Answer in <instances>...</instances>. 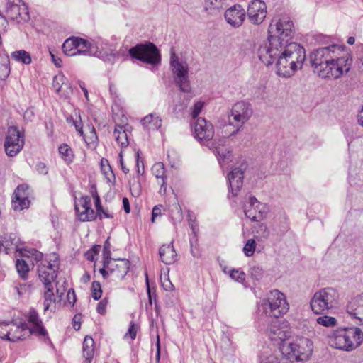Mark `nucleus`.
Wrapping results in <instances>:
<instances>
[{
  "instance_id": "nucleus-61",
  "label": "nucleus",
  "mask_w": 363,
  "mask_h": 363,
  "mask_svg": "<svg viewBox=\"0 0 363 363\" xmlns=\"http://www.w3.org/2000/svg\"><path fill=\"white\" fill-rule=\"evenodd\" d=\"M35 169L41 174H47L48 172V169L43 162H38L35 165Z\"/></svg>"
},
{
  "instance_id": "nucleus-18",
  "label": "nucleus",
  "mask_w": 363,
  "mask_h": 363,
  "mask_svg": "<svg viewBox=\"0 0 363 363\" xmlns=\"http://www.w3.org/2000/svg\"><path fill=\"white\" fill-rule=\"evenodd\" d=\"M194 138L201 144H206L211 141L214 136V127L213 124L203 118H197L194 124Z\"/></svg>"
},
{
  "instance_id": "nucleus-7",
  "label": "nucleus",
  "mask_w": 363,
  "mask_h": 363,
  "mask_svg": "<svg viewBox=\"0 0 363 363\" xmlns=\"http://www.w3.org/2000/svg\"><path fill=\"white\" fill-rule=\"evenodd\" d=\"M313 350V342L305 337H297L280 347V352L288 359L296 362L307 361Z\"/></svg>"
},
{
  "instance_id": "nucleus-64",
  "label": "nucleus",
  "mask_w": 363,
  "mask_h": 363,
  "mask_svg": "<svg viewBox=\"0 0 363 363\" xmlns=\"http://www.w3.org/2000/svg\"><path fill=\"white\" fill-rule=\"evenodd\" d=\"M50 56H51V58H52V62H54L55 65L57 67H61L62 65V60L55 56L54 53H52L51 51L50 52Z\"/></svg>"
},
{
  "instance_id": "nucleus-23",
  "label": "nucleus",
  "mask_w": 363,
  "mask_h": 363,
  "mask_svg": "<svg viewBox=\"0 0 363 363\" xmlns=\"http://www.w3.org/2000/svg\"><path fill=\"white\" fill-rule=\"evenodd\" d=\"M244 172L240 168L233 169L228 174L229 188L233 196H236L243 184Z\"/></svg>"
},
{
  "instance_id": "nucleus-17",
  "label": "nucleus",
  "mask_w": 363,
  "mask_h": 363,
  "mask_svg": "<svg viewBox=\"0 0 363 363\" xmlns=\"http://www.w3.org/2000/svg\"><path fill=\"white\" fill-rule=\"evenodd\" d=\"M6 13L9 18L17 23L26 22L30 19L28 7L22 0H8Z\"/></svg>"
},
{
  "instance_id": "nucleus-15",
  "label": "nucleus",
  "mask_w": 363,
  "mask_h": 363,
  "mask_svg": "<svg viewBox=\"0 0 363 363\" xmlns=\"http://www.w3.org/2000/svg\"><path fill=\"white\" fill-rule=\"evenodd\" d=\"M27 321L30 324V335H34L39 340L45 343L50 342V340L48 331L45 328L42 320L40 318L38 312L34 308H30L25 315Z\"/></svg>"
},
{
  "instance_id": "nucleus-50",
  "label": "nucleus",
  "mask_w": 363,
  "mask_h": 363,
  "mask_svg": "<svg viewBox=\"0 0 363 363\" xmlns=\"http://www.w3.org/2000/svg\"><path fill=\"white\" fill-rule=\"evenodd\" d=\"M92 297L94 300H99L101 297L102 290L99 281H94L91 285Z\"/></svg>"
},
{
  "instance_id": "nucleus-29",
  "label": "nucleus",
  "mask_w": 363,
  "mask_h": 363,
  "mask_svg": "<svg viewBox=\"0 0 363 363\" xmlns=\"http://www.w3.org/2000/svg\"><path fill=\"white\" fill-rule=\"evenodd\" d=\"M227 6V0H205L203 9L208 14H218Z\"/></svg>"
},
{
  "instance_id": "nucleus-57",
  "label": "nucleus",
  "mask_w": 363,
  "mask_h": 363,
  "mask_svg": "<svg viewBox=\"0 0 363 363\" xmlns=\"http://www.w3.org/2000/svg\"><path fill=\"white\" fill-rule=\"evenodd\" d=\"M108 305V298H103L100 302L98 303L96 311L97 312L101 314L104 315L106 313V308Z\"/></svg>"
},
{
  "instance_id": "nucleus-53",
  "label": "nucleus",
  "mask_w": 363,
  "mask_h": 363,
  "mask_svg": "<svg viewBox=\"0 0 363 363\" xmlns=\"http://www.w3.org/2000/svg\"><path fill=\"white\" fill-rule=\"evenodd\" d=\"M67 122L72 125H74L76 128V130L79 133L81 136L83 135V128L81 120L77 121L74 120L72 117L67 118Z\"/></svg>"
},
{
  "instance_id": "nucleus-55",
  "label": "nucleus",
  "mask_w": 363,
  "mask_h": 363,
  "mask_svg": "<svg viewBox=\"0 0 363 363\" xmlns=\"http://www.w3.org/2000/svg\"><path fill=\"white\" fill-rule=\"evenodd\" d=\"M110 243L108 240H107L104 245V250H103V261L106 260H113V259L111 258V251H110Z\"/></svg>"
},
{
  "instance_id": "nucleus-20",
  "label": "nucleus",
  "mask_w": 363,
  "mask_h": 363,
  "mask_svg": "<svg viewBox=\"0 0 363 363\" xmlns=\"http://www.w3.org/2000/svg\"><path fill=\"white\" fill-rule=\"evenodd\" d=\"M57 267L50 260H44L38 264V277L44 286H50L52 283L57 277Z\"/></svg>"
},
{
  "instance_id": "nucleus-38",
  "label": "nucleus",
  "mask_w": 363,
  "mask_h": 363,
  "mask_svg": "<svg viewBox=\"0 0 363 363\" xmlns=\"http://www.w3.org/2000/svg\"><path fill=\"white\" fill-rule=\"evenodd\" d=\"M30 205V201L27 196L24 197H12V206L15 211H21L28 208Z\"/></svg>"
},
{
  "instance_id": "nucleus-12",
  "label": "nucleus",
  "mask_w": 363,
  "mask_h": 363,
  "mask_svg": "<svg viewBox=\"0 0 363 363\" xmlns=\"http://www.w3.org/2000/svg\"><path fill=\"white\" fill-rule=\"evenodd\" d=\"M259 320L262 323L263 325L269 323V326L267 329V335L270 340L276 345L280 347L286 342H289L291 336V332L289 328L284 325L281 323L280 320L277 318H259Z\"/></svg>"
},
{
  "instance_id": "nucleus-24",
  "label": "nucleus",
  "mask_w": 363,
  "mask_h": 363,
  "mask_svg": "<svg viewBox=\"0 0 363 363\" xmlns=\"http://www.w3.org/2000/svg\"><path fill=\"white\" fill-rule=\"evenodd\" d=\"M94 48L96 50L95 56L99 57L104 58L116 55L115 45L101 38L94 40Z\"/></svg>"
},
{
  "instance_id": "nucleus-11",
  "label": "nucleus",
  "mask_w": 363,
  "mask_h": 363,
  "mask_svg": "<svg viewBox=\"0 0 363 363\" xmlns=\"http://www.w3.org/2000/svg\"><path fill=\"white\" fill-rule=\"evenodd\" d=\"M30 335L29 326L23 320L18 323L14 321L0 323V338L2 340L16 342L25 340Z\"/></svg>"
},
{
  "instance_id": "nucleus-58",
  "label": "nucleus",
  "mask_w": 363,
  "mask_h": 363,
  "mask_svg": "<svg viewBox=\"0 0 363 363\" xmlns=\"http://www.w3.org/2000/svg\"><path fill=\"white\" fill-rule=\"evenodd\" d=\"M203 107V103L201 101L196 102L193 107L191 116L192 118H196L198 117Z\"/></svg>"
},
{
  "instance_id": "nucleus-8",
  "label": "nucleus",
  "mask_w": 363,
  "mask_h": 363,
  "mask_svg": "<svg viewBox=\"0 0 363 363\" xmlns=\"http://www.w3.org/2000/svg\"><path fill=\"white\" fill-rule=\"evenodd\" d=\"M339 293L332 287L321 289L316 291L310 301L313 312L315 314H326L337 307Z\"/></svg>"
},
{
  "instance_id": "nucleus-5",
  "label": "nucleus",
  "mask_w": 363,
  "mask_h": 363,
  "mask_svg": "<svg viewBox=\"0 0 363 363\" xmlns=\"http://www.w3.org/2000/svg\"><path fill=\"white\" fill-rule=\"evenodd\" d=\"M289 310L284 294L278 290L271 291L266 299L261 301L258 306L259 318H277L285 314Z\"/></svg>"
},
{
  "instance_id": "nucleus-33",
  "label": "nucleus",
  "mask_w": 363,
  "mask_h": 363,
  "mask_svg": "<svg viewBox=\"0 0 363 363\" xmlns=\"http://www.w3.org/2000/svg\"><path fill=\"white\" fill-rule=\"evenodd\" d=\"M94 341L91 337L86 336L83 342V356L87 363H90L94 357Z\"/></svg>"
},
{
  "instance_id": "nucleus-56",
  "label": "nucleus",
  "mask_w": 363,
  "mask_h": 363,
  "mask_svg": "<svg viewBox=\"0 0 363 363\" xmlns=\"http://www.w3.org/2000/svg\"><path fill=\"white\" fill-rule=\"evenodd\" d=\"M138 330V325L130 323V327L128 328V333L125 335V337L129 335L131 340H135L136 337L137 332Z\"/></svg>"
},
{
  "instance_id": "nucleus-32",
  "label": "nucleus",
  "mask_w": 363,
  "mask_h": 363,
  "mask_svg": "<svg viewBox=\"0 0 363 363\" xmlns=\"http://www.w3.org/2000/svg\"><path fill=\"white\" fill-rule=\"evenodd\" d=\"M127 130L126 126L120 125H116L114 129L113 135L115 139L122 147H126L128 145Z\"/></svg>"
},
{
  "instance_id": "nucleus-39",
  "label": "nucleus",
  "mask_w": 363,
  "mask_h": 363,
  "mask_svg": "<svg viewBox=\"0 0 363 363\" xmlns=\"http://www.w3.org/2000/svg\"><path fill=\"white\" fill-rule=\"evenodd\" d=\"M11 57L17 62H21L26 65L31 62L30 55L25 50L14 51L11 53Z\"/></svg>"
},
{
  "instance_id": "nucleus-2",
  "label": "nucleus",
  "mask_w": 363,
  "mask_h": 363,
  "mask_svg": "<svg viewBox=\"0 0 363 363\" xmlns=\"http://www.w3.org/2000/svg\"><path fill=\"white\" fill-rule=\"evenodd\" d=\"M309 61L320 77L337 79L350 71L352 58L345 45L333 44L313 50Z\"/></svg>"
},
{
  "instance_id": "nucleus-13",
  "label": "nucleus",
  "mask_w": 363,
  "mask_h": 363,
  "mask_svg": "<svg viewBox=\"0 0 363 363\" xmlns=\"http://www.w3.org/2000/svg\"><path fill=\"white\" fill-rule=\"evenodd\" d=\"M130 269V262L126 259L103 261V267L99 269L104 279L111 277L113 281L122 280Z\"/></svg>"
},
{
  "instance_id": "nucleus-26",
  "label": "nucleus",
  "mask_w": 363,
  "mask_h": 363,
  "mask_svg": "<svg viewBox=\"0 0 363 363\" xmlns=\"http://www.w3.org/2000/svg\"><path fill=\"white\" fill-rule=\"evenodd\" d=\"M18 241L15 234H4L0 237V251L3 249L6 254H9L11 250H18Z\"/></svg>"
},
{
  "instance_id": "nucleus-25",
  "label": "nucleus",
  "mask_w": 363,
  "mask_h": 363,
  "mask_svg": "<svg viewBox=\"0 0 363 363\" xmlns=\"http://www.w3.org/2000/svg\"><path fill=\"white\" fill-rule=\"evenodd\" d=\"M347 311L359 320H363V293L352 298L347 306Z\"/></svg>"
},
{
  "instance_id": "nucleus-35",
  "label": "nucleus",
  "mask_w": 363,
  "mask_h": 363,
  "mask_svg": "<svg viewBox=\"0 0 363 363\" xmlns=\"http://www.w3.org/2000/svg\"><path fill=\"white\" fill-rule=\"evenodd\" d=\"M214 149V153L220 164L230 159L231 151L228 147L219 144L215 146Z\"/></svg>"
},
{
  "instance_id": "nucleus-1",
  "label": "nucleus",
  "mask_w": 363,
  "mask_h": 363,
  "mask_svg": "<svg viewBox=\"0 0 363 363\" xmlns=\"http://www.w3.org/2000/svg\"><path fill=\"white\" fill-rule=\"evenodd\" d=\"M257 56L267 66L275 62L277 75L289 78L302 68L306 60V50L296 43L281 44L275 42L272 46H259Z\"/></svg>"
},
{
  "instance_id": "nucleus-60",
  "label": "nucleus",
  "mask_w": 363,
  "mask_h": 363,
  "mask_svg": "<svg viewBox=\"0 0 363 363\" xmlns=\"http://www.w3.org/2000/svg\"><path fill=\"white\" fill-rule=\"evenodd\" d=\"M163 208L162 205H157L154 206L152 211V222L154 223L155 219L162 215V208Z\"/></svg>"
},
{
  "instance_id": "nucleus-51",
  "label": "nucleus",
  "mask_w": 363,
  "mask_h": 363,
  "mask_svg": "<svg viewBox=\"0 0 363 363\" xmlns=\"http://www.w3.org/2000/svg\"><path fill=\"white\" fill-rule=\"evenodd\" d=\"M62 86V91H60V96L65 99H67L70 96V95L72 93V86L68 82H66V81H65Z\"/></svg>"
},
{
  "instance_id": "nucleus-21",
  "label": "nucleus",
  "mask_w": 363,
  "mask_h": 363,
  "mask_svg": "<svg viewBox=\"0 0 363 363\" xmlns=\"http://www.w3.org/2000/svg\"><path fill=\"white\" fill-rule=\"evenodd\" d=\"M76 213L81 221H91L96 218V213L91 208V199L86 196L81 197L75 204Z\"/></svg>"
},
{
  "instance_id": "nucleus-22",
  "label": "nucleus",
  "mask_w": 363,
  "mask_h": 363,
  "mask_svg": "<svg viewBox=\"0 0 363 363\" xmlns=\"http://www.w3.org/2000/svg\"><path fill=\"white\" fill-rule=\"evenodd\" d=\"M245 16V10L240 4L230 7L225 12L227 23L235 28H238L243 23Z\"/></svg>"
},
{
  "instance_id": "nucleus-62",
  "label": "nucleus",
  "mask_w": 363,
  "mask_h": 363,
  "mask_svg": "<svg viewBox=\"0 0 363 363\" xmlns=\"http://www.w3.org/2000/svg\"><path fill=\"white\" fill-rule=\"evenodd\" d=\"M30 288L29 285H27L26 284H17L15 286V289L16 290L17 293L19 296H21L23 293H25L27 290H28Z\"/></svg>"
},
{
  "instance_id": "nucleus-16",
  "label": "nucleus",
  "mask_w": 363,
  "mask_h": 363,
  "mask_svg": "<svg viewBox=\"0 0 363 363\" xmlns=\"http://www.w3.org/2000/svg\"><path fill=\"white\" fill-rule=\"evenodd\" d=\"M243 210L247 218L252 221H259L266 217L269 208L255 197L250 196L243 204Z\"/></svg>"
},
{
  "instance_id": "nucleus-34",
  "label": "nucleus",
  "mask_w": 363,
  "mask_h": 363,
  "mask_svg": "<svg viewBox=\"0 0 363 363\" xmlns=\"http://www.w3.org/2000/svg\"><path fill=\"white\" fill-rule=\"evenodd\" d=\"M78 37H71L67 38L62 44V48L64 53L68 56L76 55L77 51V42Z\"/></svg>"
},
{
  "instance_id": "nucleus-6",
  "label": "nucleus",
  "mask_w": 363,
  "mask_h": 363,
  "mask_svg": "<svg viewBox=\"0 0 363 363\" xmlns=\"http://www.w3.org/2000/svg\"><path fill=\"white\" fill-rule=\"evenodd\" d=\"M252 114V109L249 103L243 101L235 103L230 111L228 123L223 127V137L228 138L236 134Z\"/></svg>"
},
{
  "instance_id": "nucleus-63",
  "label": "nucleus",
  "mask_w": 363,
  "mask_h": 363,
  "mask_svg": "<svg viewBox=\"0 0 363 363\" xmlns=\"http://www.w3.org/2000/svg\"><path fill=\"white\" fill-rule=\"evenodd\" d=\"M67 300L69 303L74 304L76 302V296L73 289H69L67 291Z\"/></svg>"
},
{
  "instance_id": "nucleus-45",
  "label": "nucleus",
  "mask_w": 363,
  "mask_h": 363,
  "mask_svg": "<svg viewBox=\"0 0 363 363\" xmlns=\"http://www.w3.org/2000/svg\"><path fill=\"white\" fill-rule=\"evenodd\" d=\"M65 81H66V78L62 74L56 75L53 78L52 86H53V88L55 89V91L57 92V94L59 96H60V91H62V88L63 87L62 85H63Z\"/></svg>"
},
{
  "instance_id": "nucleus-9",
  "label": "nucleus",
  "mask_w": 363,
  "mask_h": 363,
  "mask_svg": "<svg viewBox=\"0 0 363 363\" xmlns=\"http://www.w3.org/2000/svg\"><path fill=\"white\" fill-rule=\"evenodd\" d=\"M169 65L175 84L181 91L189 93L191 85L189 79V65L186 61L179 59L174 49H171Z\"/></svg>"
},
{
  "instance_id": "nucleus-47",
  "label": "nucleus",
  "mask_w": 363,
  "mask_h": 363,
  "mask_svg": "<svg viewBox=\"0 0 363 363\" xmlns=\"http://www.w3.org/2000/svg\"><path fill=\"white\" fill-rule=\"evenodd\" d=\"M259 363H289L286 360L279 359L274 354H262Z\"/></svg>"
},
{
  "instance_id": "nucleus-19",
  "label": "nucleus",
  "mask_w": 363,
  "mask_h": 363,
  "mask_svg": "<svg viewBox=\"0 0 363 363\" xmlns=\"http://www.w3.org/2000/svg\"><path fill=\"white\" fill-rule=\"evenodd\" d=\"M267 16V6L262 0H252L247 8V17L255 25H259Z\"/></svg>"
},
{
  "instance_id": "nucleus-59",
  "label": "nucleus",
  "mask_w": 363,
  "mask_h": 363,
  "mask_svg": "<svg viewBox=\"0 0 363 363\" xmlns=\"http://www.w3.org/2000/svg\"><path fill=\"white\" fill-rule=\"evenodd\" d=\"M9 60H6V62L0 65V69L1 70V74H0V77L1 79H6L9 74L10 69L8 65Z\"/></svg>"
},
{
  "instance_id": "nucleus-31",
  "label": "nucleus",
  "mask_w": 363,
  "mask_h": 363,
  "mask_svg": "<svg viewBox=\"0 0 363 363\" xmlns=\"http://www.w3.org/2000/svg\"><path fill=\"white\" fill-rule=\"evenodd\" d=\"M141 123L147 130H157L162 125V119L156 114L150 113L141 120Z\"/></svg>"
},
{
  "instance_id": "nucleus-43",
  "label": "nucleus",
  "mask_w": 363,
  "mask_h": 363,
  "mask_svg": "<svg viewBox=\"0 0 363 363\" xmlns=\"http://www.w3.org/2000/svg\"><path fill=\"white\" fill-rule=\"evenodd\" d=\"M319 325L325 327H333L337 324V320L334 317L323 315L320 316L316 320Z\"/></svg>"
},
{
  "instance_id": "nucleus-49",
  "label": "nucleus",
  "mask_w": 363,
  "mask_h": 363,
  "mask_svg": "<svg viewBox=\"0 0 363 363\" xmlns=\"http://www.w3.org/2000/svg\"><path fill=\"white\" fill-rule=\"evenodd\" d=\"M28 186L26 184H22L17 186L12 197H24L28 196Z\"/></svg>"
},
{
  "instance_id": "nucleus-36",
  "label": "nucleus",
  "mask_w": 363,
  "mask_h": 363,
  "mask_svg": "<svg viewBox=\"0 0 363 363\" xmlns=\"http://www.w3.org/2000/svg\"><path fill=\"white\" fill-rule=\"evenodd\" d=\"M44 286V311H46L49 309L50 305L55 302V298L52 284H50V286H48V285Z\"/></svg>"
},
{
  "instance_id": "nucleus-14",
  "label": "nucleus",
  "mask_w": 363,
  "mask_h": 363,
  "mask_svg": "<svg viewBox=\"0 0 363 363\" xmlns=\"http://www.w3.org/2000/svg\"><path fill=\"white\" fill-rule=\"evenodd\" d=\"M24 145V135L16 126L8 128L4 147L6 153L9 157L16 156Z\"/></svg>"
},
{
  "instance_id": "nucleus-40",
  "label": "nucleus",
  "mask_w": 363,
  "mask_h": 363,
  "mask_svg": "<svg viewBox=\"0 0 363 363\" xmlns=\"http://www.w3.org/2000/svg\"><path fill=\"white\" fill-rule=\"evenodd\" d=\"M188 223L190 228L191 229L192 233L194 235L193 238L195 239V242H198V232H199V226L196 220V217L193 212H188Z\"/></svg>"
},
{
  "instance_id": "nucleus-10",
  "label": "nucleus",
  "mask_w": 363,
  "mask_h": 363,
  "mask_svg": "<svg viewBox=\"0 0 363 363\" xmlns=\"http://www.w3.org/2000/svg\"><path fill=\"white\" fill-rule=\"evenodd\" d=\"M133 59L138 60L152 66H157L161 62V55L157 46L151 42L138 43L128 50Z\"/></svg>"
},
{
  "instance_id": "nucleus-44",
  "label": "nucleus",
  "mask_w": 363,
  "mask_h": 363,
  "mask_svg": "<svg viewBox=\"0 0 363 363\" xmlns=\"http://www.w3.org/2000/svg\"><path fill=\"white\" fill-rule=\"evenodd\" d=\"M229 276L234 281L241 284L244 283L246 277L245 273L243 271L238 269H233L232 270H230L229 272Z\"/></svg>"
},
{
  "instance_id": "nucleus-46",
  "label": "nucleus",
  "mask_w": 363,
  "mask_h": 363,
  "mask_svg": "<svg viewBox=\"0 0 363 363\" xmlns=\"http://www.w3.org/2000/svg\"><path fill=\"white\" fill-rule=\"evenodd\" d=\"M249 274L252 279L258 281L262 278L264 271L261 267L253 265L250 268Z\"/></svg>"
},
{
  "instance_id": "nucleus-54",
  "label": "nucleus",
  "mask_w": 363,
  "mask_h": 363,
  "mask_svg": "<svg viewBox=\"0 0 363 363\" xmlns=\"http://www.w3.org/2000/svg\"><path fill=\"white\" fill-rule=\"evenodd\" d=\"M190 250L192 256L194 257H199L201 256V253L197 249L196 245L197 242H195V239L194 238H190Z\"/></svg>"
},
{
  "instance_id": "nucleus-42",
  "label": "nucleus",
  "mask_w": 363,
  "mask_h": 363,
  "mask_svg": "<svg viewBox=\"0 0 363 363\" xmlns=\"http://www.w3.org/2000/svg\"><path fill=\"white\" fill-rule=\"evenodd\" d=\"M16 267L18 273L23 279H26L27 274L29 272V267L23 259H17L16 263Z\"/></svg>"
},
{
  "instance_id": "nucleus-4",
  "label": "nucleus",
  "mask_w": 363,
  "mask_h": 363,
  "mask_svg": "<svg viewBox=\"0 0 363 363\" xmlns=\"http://www.w3.org/2000/svg\"><path fill=\"white\" fill-rule=\"evenodd\" d=\"M363 342V333L356 327L338 328L328 336L329 345L335 348L351 351Z\"/></svg>"
},
{
  "instance_id": "nucleus-28",
  "label": "nucleus",
  "mask_w": 363,
  "mask_h": 363,
  "mask_svg": "<svg viewBox=\"0 0 363 363\" xmlns=\"http://www.w3.org/2000/svg\"><path fill=\"white\" fill-rule=\"evenodd\" d=\"M76 55H96V50L94 48V40H88L78 37Z\"/></svg>"
},
{
  "instance_id": "nucleus-48",
  "label": "nucleus",
  "mask_w": 363,
  "mask_h": 363,
  "mask_svg": "<svg viewBox=\"0 0 363 363\" xmlns=\"http://www.w3.org/2000/svg\"><path fill=\"white\" fill-rule=\"evenodd\" d=\"M256 242L254 239H249L243 247V252L247 257H251L255 250Z\"/></svg>"
},
{
  "instance_id": "nucleus-41",
  "label": "nucleus",
  "mask_w": 363,
  "mask_h": 363,
  "mask_svg": "<svg viewBox=\"0 0 363 363\" xmlns=\"http://www.w3.org/2000/svg\"><path fill=\"white\" fill-rule=\"evenodd\" d=\"M59 153L62 158L67 162H70L73 160V154L72 149L67 145L62 144L59 147Z\"/></svg>"
},
{
  "instance_id": "nucleus-3",
  "label": "nucleus",
  "mask_w": 363,
  "mask_h": 363,
  "mask_svg": "<svg viewBox=\"0 0 363 363\" xmlns=\"http://www.w3.org/2000/svg\"><path fill=\"white\" fill-rule=\"evenodd\" d=\"M268 33L267 41L259 46H272L275 42L281 44L296 43L292 40L295 33L294 24L289 16H274L269 26Z\"/></svg>"
},
{
  "instance_id": "nucleus-52",
  "label": "nucleus",
  "mask_w": 363,
  "mask_h": 363,
  "mask_svg": "<svg viewBox=\"0 0 363 363\" xmlns=\"http://www.w3.org/2000/svg\"><path fill=\"white\" fill-rule=\"evenodd\" d=\"M256 232L262 238H267L269 236V230L264 223L258 225Z\"/></svg>"
},
{
  "instance_id": "nucleus-30",
  "label": "nucleus",
  "mask_w": 363,
  "mask_h": 363,
  "mask_svg": "<svg viewBox=\"0 0 363 363\" xmlns=\"http://www.w3.org/2000/svg\"><path fill=\"white\" fill-rule=\"evenodd\" d=\"M152 172L155 176L158 181V184H160V193L165 194L167 186L165 184V169L164 165L162 162H156L152 167Z\"/></svg>"
},
{
  "instance_id": "nucleus-27",
  "label": "nucleus",
  "mask_w": 363,
  "mask_h": 363,
  "mask_svg": "<svg viewBox=\"0 0 363 363\" xmlns=\"http://www.w3.org/2000/svg\"><path fill=\"white\" fill-rule=\"evenodd\" d=\"M161 261L165 264H172L177 260V254L172 243L163 245L159 250Z\"/></svg>"
},
{
  "instance_id": "nucleus-37",
  "label": "nucleus",
  "mask_w": 363,
  "mask_h": 363,
  "mask_svg": "<svg viewBox=\"0 0 363 363\" xmlns=\"http://www.w3.org/2000/svg\"><path fill=\"white\" fill-rule=\"evenodd\" d=\"M93 197L96 210V216H98L101 220L103 218V217L106 218H113V214L108 213L103 208V206L101 204L100 197L96 192H95V194L93 195Z\"/></svg>"
}]
</instances>
